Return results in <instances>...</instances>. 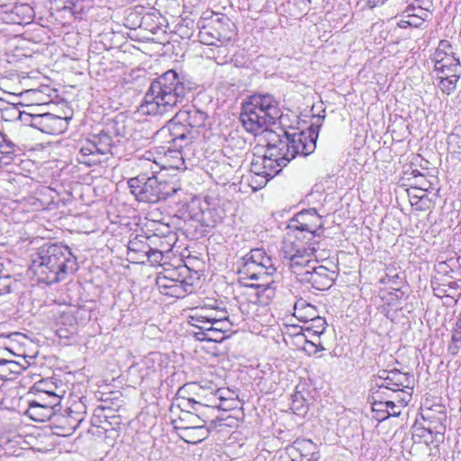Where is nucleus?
Here are the masks:
<instances>
[{
  "mask_svg": "<svg viewBox=\"0 0 461 461\" xmlns=\"http://www.w3.org/2000/svg\"><path fill=\"white\" fill-rule=\"evenodd\" d=\"M193 89L185 76L169 69L153 80L140 108L149 115H163L183 103Z\"/></svg>",
  "mask_w": 461,
  "mask_h": 461,
  "instance_id": "1",
  "label": "nucleus"
},
{
  "mask_svg": "<svg viewBox=\"0 0 461 461\" xmlns=\"http://www.w3.org/2000/svg\"><path fill=\"white\" fill-rule=\"evenodd\" d=\"M207 120L205 112L195 106L185 105L156 132V138L168 144V150L180 152L194 142L199 134L198 129L204 127Z\"/></svg>",
  "mask_w": 461,
  "mask_h": 461,
  "instance_id": "2",
  "label": "nucleus"
},
{
  "mask_svg": "<svg viewBox=\"0 0 461 461\" xmlns=\"http://www.w3.org/2000/svg\"><path fill=\"white\" fill-rule=\"evenodd\" d=\"M76 257L62 244H45L39 249L31 269L40 283L52 285L63 281L77 270Z\"/></svg>",
  "mask_w": 461,
  "mask_h": 461,
  "instance_id": "3",
  "label": "nucleus"
},
{
  "mask_svg": "<svg viewBox=\"0 0 461 461\" xmlns=\"http://www.w3.org/2000/svg\"><path fill=\"white\" fill-rule=\"evenodd\" d=\"M317 139L318 132L312 126L307 131L292 133L285 131L277 141L267 145V154L277 158L285 167L297 155L306 157L312 154L316 149Z\"/></svg>",
  "mask_w": 461,
  "mask_h": 461,
  "instance_id": "4",
  "label": "nucleus"
},
{
  "mask_svg": "<svg viewBox=\"0 0 461 461\" xmlns=\"http://www.w3.org/2000/svg\"><path fill=\"white\" fill-rule=\"evenodd\" d=\"M281 118L277 102L270 95H254L241 107L240 120L248 132L257 133Z\"/></svg>",
  "mask_w": 461,
  "mask_h": 461,
  "instance_id": "5",
  "label": "nucleus"
},
{
  "mask_svg": "<svg viewBox=\"0 0 461 461\" xmlns=\"http://www.w3.org/2000/svg\"><path fill=\"white\" fill-rule=\"evenodd\" d=\"M127 184L136 200L147 203H157L167 200L180 190L176 183L167 181L164 176L153 173L151 176L140 173L135 177H131Z\"/></svg>",
  "mask_w": 461,
  "mask_h": 461,
  "instance_id": "6",
  "label": "nucleus"
},
{
  "mask_svg": "<svg viewBox=\"0 0 461 461\" xmlns=\"http://www.w3.org/2000/svg\"><path fill=\"white\" fill-rule=\"evenodd\" d=\"M320 241H308L294 239L285 240L282 248V254L285 259L288 260L292 271L300 277V273L311 269L316 260H312L314 253L319 249Z\"/></svg>",
  "mask_w": 461,
  "mask_h": 461,
  "instance_id": "7",
  "label": "nucleus"
},
{
  "mask_svg": "<svg viewBox=\"0 0 461 461\" xmlns=\"http://www.w3.org/2000/svg\"><path fill=\"white\" fill-rule=\"evenodd\" d=\"M287 228L294 232V239H302L303 241H320L321 233L317 231L323 229V222L316 209L309 208L296 213Z\"/></svg>",
  "mask_w": 461,
  "mask_h": 461,
  "instance_id": "8",
  "label": "nucleus"
},
{
  "mask_svg": "<svg viewBox=\"0 0 461 461\" xmlns=\"http://www.w3.org/2000/svg\"><path fill=\"white\" fill-rule=\"evenodd\" d=\"M110 128L101 130L97 134L92 135L81 147L78 154V161L87 166L98 163L96 155L113 154V149L116 148V141L113 140Z\"/></svg>",
  "mask_w": 461,
  "mask_h": 461,
  "instance_id": "9",
  "label": "nucleus"
},
{
  "mask_svg": "<svg viewBox=\"0 0 461 461\" xmlns=\"http://www.w3.org/2000/svg\"><path fill=\"white\" fill-rule=\"evenodd\" d=\"M411 375L409 373L401 372L399 369L381 370L377 374L376 385L393 392H402L403 396L401 402L405 404L410 402L411 393L404 391V388L412 389Z\"/></svg>",
  "mask_w": 461,
  "mask_h": 461,
  "instance_id": "10",
  "label": "nucleus"
},
{
  "mask_svg": "<svg viewBox=\"0 0 461 461\" xmlns=\"http://www.w3.org/2000/svg\"><path fill=\"white\" fill-rule=\"evenodd\" d=\"M337 277L335 271L330 270L324 266L314 264L311 269L300 273V280L309 283L317 290L324 291L332 286Z\"/></svg>",
  "mask_w": 461,
  "mask_h": 461,
  "instance_id": "11",
  "label": "nucleus"
},
{
  "mask_svg": "<svg viewBox=\"0 0 461 461\" xmlns=\"http://www.w3.org/2000/svg\"><path fill=\"white\" fill-rule=\"evenodd\" d=\"M157 240H160V238L155 234L152 236L136 235L128 243V256L133 262L146 263L150 247L156 245Z\"/></svg>",
  "mask_w": 461,
  "mask_h": 461,
  "instance_id": "12",
  "label": "nucleus"
},
{
  "mask_svg": "<svg viewBox=\"0 0 461 461\" xmlns=\"http://www.w3.org/2000/svg\"><path fill=\"white\" fill-rule=\"evenodd\" d=\"M59 402V395H52V401L32 400L29 402L28 416L39 422H44L54 415V406Z\"/></svg>",
  "mask_w": 461,
  "mask_h": 461,
  "instance_id": "13",
  "label": "nucleus"
},
{
  "mask_svg": "<svg viewBox=\"0 0 461 461\" xmlns=\"http://www.w3.org/2000/svg\"><path fill=\"white\" fill-rule=\"evenodd\" d=\"M179 437L188 444H198L208 438L210 430L204 424H194L192 426L177 427Z\"/></svg>",
  "mask_w": 461,
  "mask_h": 461,
  "instance_id": "14",
  "label": "nucleus"
},
{
  "mask_svg": "<svg viewBox=\"0 0 461 461\" xmlns=\"http://www.w3.org/2000/svg\"><path fill=\"white\" fill-rule=\"evenodd\" d=\"M213 21L217 28L218 42L221 46L227 45L235 39V25L228 17H217Z\"/></svg>",
  "mask_w": 461,
  "mask_h": 461,
  "instance_id": "15",
  "label": "nucleus"
},
{
  "mask_svg": "<svg viewBox=\"0 0 461 461\" xmlns=\"http://www.w3.org/2000/svg\"><path fill=\"white\" fill-rule=\"evenodd\" d=\"M68 117H61L53 113H46L44 116L43 132L51 135H59L65 132L68 128Z\"/></svg>",
  "mask_w": 461,
  "mask_h": 461,
  "instance_id": "16",
  "label": "nucleus"
},
{
  "mask_svg": "<svg viewBox=\"0 0 461 461\" xmlns=\"http://www.w3.org/2000/svg\"><path fill=\"white\" fill-rule=\"evenodd\" d=\"M205 22L206 19H201L197 23V26L199 28V41L205 45H215L218 47L221 46L218 42L217 28L213 19H212L207 23H205Z\"/></svg>",
  "mask_w": 461,
  "mask_h": 461,
  "instance_id": "17",
  "label": "nucleus"
},
{
  "mask_svg": "<svg viewBox=\"0 0 461 461\" xmlns=\"http://www.w3.org/2000/svg\"><path fill=\"white\" fill-rule=\"evenodd\" d=\"M260 157L263 169L264 171H266V173H267V179L261 180L258 183V185L262 187L265 186L271 178L277 175L285 166L281 164L277 158H274L273 156H270V154H267V149L265 151V154Z\"/></svg>",
  "mask_w": 461,
  "mask_h": 461,
  "instance_id": "18",
  "label": "nucleus"
},
{
  "mask_svg": "<svg viewBox=\"0 0 461 461\" xmlns=\"http://www.w3.org/2000/svg\"><path fill=\"white\" fill-rule=\"evenodd\" d=\"M275 273L269 272L268 278L255 280L257 283L248 285V287L255 288L258 290L257 294L264 296L267 299H271L276 294V282L273 279Z\"/></svg>",
  "mask_w": 461,
  "mask_h": 461,
  "instance_id": "19",
  "label": "nucleus"
},
{
  "mask_svg": "<svg viewBox=\"0 0 461 461\" xmlns=\"http://www.w3.org/2000/svg\"><path fill=\"white\" fill-rule=\"evenodd\" d=\"M294 315L303 322L312 320L318 313L317 308L303 298L294 303Z\"/></svg>",
  "mask_w": 461,
  "mask_h": 461,
  "instance_id": "20",
  "label": "nucleus"
},
{
  "mask_svg": "<svg viewBox=\"0 0 461 461\" xmlns=\"http://www.w3.org/2000/svg\"><path fill=\"white\" fill-rule=\"evenodd\" d=\"M240 273L247 276L249 280L264 279L268 278V271L252 263H243L242 267L240 269Z\"/></svg>",
  "mask_w": 461,
  "mask_h": 461,
  "instance_id": "21",
  "label": "nucleus"
},
{
  "mask_svg": "<svg viewBox=\"0 0 461 461\" xmlns=\"http://www.w3.org/2000/svg\"><path fill=\"white\" fill-rule=\"evenodd\" d=\"M298 446V450L301 451L302 455L308 457L310 461H317L320 457V454L317 451V446L311 439H302L295 441Z\"/></svg>",
  "mask_w": 461,
  "mask_h": 461,
  "instance_id": "22",
  "label": "nucleus"
},
{
  "mask_svg": "<svg viewBox=\"0 0 461 461\" xmlns=\"http://www.w3.org/2000/svg\"><path fill=\"white\" fill-rule=\"evenodd\" d=\"M461 349V327L454 323L451 330V340L447 346V352L451 356H456Z\"/></svg>",
  "mask_w": 461,
  "mask_h": 461,
  "instance_id": "23",
  "label": "nucleus"
},
{
  "mask_svg": "<svg viewBox=\"0 0 461 461\" xmlns=\"http://www.w3.org/2000/svg\"><path fill=\"white\" fill-rule=\"evenodd\" d=\"M0 163L5 165L11 164L15 156L14 145L6 142L5 138L0 141Z\"/></svg>",
  "mask_w": 461,
  "mask_h": 461,
  "instance_id": "24",
  "label": "nucleus"
},
{
  "mask_svg": "<svg viewBox=\"0 0 461 461\" xmlns=\"http://www.w3.org/2000/svg\"><path fill=\"white\" fill-rule=\"evenodd\" d=\"M405 17L418 19L425 22L429 17V8L420 5H409L403 12Z\"/></svg>",
  "mask_w": 461,
  "mask_h": 461,
  "instance_id": "25",
  "label": "nucleus"
},
{
  "mask_svg": "<svg viewBox=\"0 0 461 461\" xmlns=\"http://www.w3.org/2000/svg\"><path fill=\"white\" fill-rule=\"evenodd\" d=\"M309 323V326L306 328L307 331H312L313 335L320 339V336L324 333L326 330L327 322L326 320L322 317H320L318 314L314 316L312 320H309L305 321V323Z\"/></svg>",
  "mask_w": 461,
  "mask_h": 461,
  "instance_id": "26",
  "label": "nucleus"
},
{
  "mask_svg": "<svg viewBox=\"0 0 461 461\" xmlns=\"http://www.w3.org/2000/svg\"><path fill=\"white\" fill-rule=\"evenodd\" d=\"M211 322V316L208 315L192 314L188 317V323L191 326L203 331L209 330Z\"/></svg>",
  "mask_w": 461,
  "mask_h": 461,
  "instance_id": "27",
  "label": "nucleus"
},
{
  "mask_svg": "<svg viewBox=\"0 0 461 461\" xmlns=\"http://www.w3.org/2000/svg\"><path fill=\"white\" fill-rule=\"evenodd\" d=\"M51 383H48L47 381H40L35 384L33 388L40 393L38 399L42 402L44 401H52V395H58L51 390Z\"/></svg>",
  "mask_w": 461,
  "mask_h": 461,
  "instance_id": "28",
  "label": "nucleus"
},
{
  "mask_svg": "<svg viewBox=\"0 0 461 461\" xmlns=\"http://www.w3.org/2000/svg\"><path fill=\"white\" fill-rule=\"evenodd\" d=\"M192 291V284L189 282H180L179 284H175L174 286L170 288V290H167L165 294L169 295L171 297L182 298L185 297V294L191 293Z\"/></svg>",
  "mask_w": 461,
  "mask_h": 461,
  "instance_id": "29",
  "label": "nucleus"
},
{
  "mask_svg": "<svg viewBox=\"0 0 461 461\" xmlns=\"http://www.w3.org/2000/svg\"><path fill=\"white\" fill-rule=\"evenodd\" d=\"M44 116L45 113L42 114H31L26 113H20V119L27 123H29L32 127L36 128L43 132L44 129Z\"/></svg>",
  "mask_w": 461,
  "mask_h": 461,
  "instance_id": "30",
  "label": "nucleus"
},
{
  "mask_svg": "<svg viewBox=\"0 0 461 461\" xmlns=\"http://www.w3.org/2000/svg\"><path fill=\"white\" fill-rule=\"evenodd\" d=\"M433 61H434V70H443V68H447V67H449L450 69L452 68V66H456V65H461L460 64V61H459V59L456 58L453 55H449V56H441V58H438V59H433Z\"/></svg>",
  "mask_w": 461,
  "mask_h": 461,
  "instance_id": "31",
  "label": "nucleus"
},
{
  "mask_svg": "<svg viewBox=\"0 0 461 461\" xmlns=\"http://www.w3.org/2000/svg\"><path fill=\"white\" fill-rule=\"evenodd\" d=\"M438 82V87L444 94L451 95L456 88V83L460 77H454L453 78L448 77H437Z\"/></svg>",
  "mask_w": 461,
  "mask_h": 461,
  "instance_id": "32",
  "label": "nucleus"
},
{
  "mask_svg": "<svg viewBox=\"0 0 461 461\" xmlns=\"http://www.w3.org/2000/svg\"><path fill=\"white\" fill-rule=\"evenodd\" d=\"M266 255V251L263 249H253L248 254H246L242 259L244 263H252L258 265L262 262L263 258Z\"/></svg>",
  "mask_w": 461,
  "mask_h": 461,
  "instance_id": "33",
  "label": "nucleus"
},
{
  "mask_svg": "<svg viewBox=\"0 0 461 461\" xmlns=\"http://www.w3.org/2000/svg\"><path fill=\"white\" fill-rule=\"evenodd\" d=\"M188 272V268L184 266L176 269H167L165 270V274L167 275L170 279L175 281V283L179 284L180 282H187L185 278V274Z\"/></svg>",
  "mask_w": 461,
  "mask_h": 461,
  "instance_id": "34",
  "label": "nucleus"
},
{
  "mask_svg": "<svg viewBox=\"0 0 461 461\" xmlns=\"http://www.w3.org/2000/svg\"><path fill=\"white\" fill-rule=\"evenodd\" d=\"M412 175L417 188L422 191H429V189H432L433 183L427 179L424 175L420 173L418 170H414Z\"/></svg>",
  "mask_w": 461,
  "mask_h": 461,
  "instance_id": "35",
  "label": "nucleus"
},
{
  "mask_svg": "<svg viewBox=\"0 0 461 461\" xmlns=\"http://www.w3.org/2000/svg\"><path fill=\"white\" fill-rule=\"evenodd\" d=\"M448 149L461 161V137L458 134H450L447 140Z\"/></svg>",
  "mask_w": 461,
  "mask_h": 461,
  "instance_id": "36",
  "label": "nucleus"
},
{
  "mask_svg": "<svg viewBox=\"0 0 461 461\" xmlns=\"http://www.w3.org/2000/svg\"><path fill=\"white\" fill-rule=\"evenodd\" d=\"M454 52L452 50L451 43L447 40H441L438 43V49L436 50L433 59L441 58V56H449L453 55Z\"/></svg>",
  "mask_w": 461,
  "mask_h": 461,
  "instance_id": "37",
  "label": "nucleus"
},
{
  "mask_svg": "<svg viewBox=\"0 0 461 461\" xmlns=\"http://www.w3.org/2000/svg\"><path fill=\"white\" fill-rule=\"evenodd\" d=\"M452 68H453V71H452V68L450 69L449 67H447V68H443V70H434V72H436L437 77H448V78H453L454 77H460L461 65L452 66Z\"/></svg>",
  "mask_w": 461,
  "mask_h": 461,
  "instance_id": "38",
  "label": "nucleus"
},
{
  "mask_svg": "<svg viewBox=\"0 0 461 461\" xmlns=\"http://www.w3.org/2000/svg\"><path fill=\"white\" fill-rule=\"evenodd\" d=\"M250 172L253 173L256 176L261 177V180L267 179V173H266V171L263 169L261 157L257 156L252 159L250 164Z\"/></svg>",
  "mask_w": 461,
  "mask_h": 461,
  "instance_id": "39",
  "label": "nucleus"
},
{
  "mask_svg": "<svg viewBox=\"0 0 461 461\" xmlns=\"http://www.w3.org/2000/svg\"><path fill=\"white\" fill-rule=\"evenodd\" d=\"M156 283L163 294H165L167 290H170V288L176 284L175 281L170 279V277L165 273L157 277Z\"/></svg>",
  "mask_w": 461,
  "mask_h": 461,
  "instance_id": "40",
  "label": "nucleus"
},
{
  "mask_svg": "<svg viewBox=\"0 0 461 461\" xmlns=\"http://www.w3.org/2000/svg\"><path fill=\"white\" fill-rule=\"evenodd\" d=\"M23 361L24 363H21V362H18V361L8 360V362H11L12 364H7L6 365L5 370L7 372V375L10 373L20 374L23 370H25L27 368V365H29V363L25 359L24 357H23Z\"/></svg>",
  "mask_w": 461,
  "mask_h": 461,
  "instance_id": "41",
  "label": "nucleus"
},
{
  "mask_svg": "<svg viewBox=\"0 0 461 461\" xmlns=\"http://www.w3.org/2000/svg\"><path fill=\"white\" fill-rule=\"evenodd\" d=\"M187 404L190 405V410H188L187 412H196L198 419H201V415L203 414L202 409L209 407L208 404L196 401L194 398H187Z\"/></svg>",
  "mask_w": 461,
  "mask_h": 461,
  "instance_id": "42",
  "label": "nucleus"
},
{
  "mask_svg": "<svg viewBox=\"0 0 461 461\" xmlns=\"http://www.w3.org/2000/svg\"><path fill=\"white\" fill-rule=\"evenodd\" d=\"M207 336H208V341L212 342H222L224 339H226L229 336L222 334L217 329H215L212 325H210L209 330H207Z\"/></svg>",
  "mask_w": 461,
  "mask_h": 461,
  "instance_id": "43",
  "label": "nucleus"
},
{
  "mask_svg": "<svg viewBox=\"0 0 461 461\" xmlns=\"http://www.w3.org/2000/svg\"><path fill=\"white\" fill-rule=\"evenodd\" d=\"M303 348L308 355H314L325 349L320 341L317 343L309 339H305Z\"/></svg>",
  "mask_w": 461,
  "mask_h": 461,
  "instance_id": "44",
  "label": "nucleus"
},
{
  "mask_svg": "<svg viewBox=\"0 0 461 461\" xmlns=\"http://www.w3.org/2000/svg\"><path fill=\"white\" fill-rule=\"evenodd\" d=\"M212 322L211 325H212L215 329H217L222 334H225L230 330V328L232 326V323L230 321H219L216 320L215 317H211Z\"/></svg>",
  "mask_w": 461,
  "mask_h": 461,
  "instance_id": "45",
  "label": "nucleus"
},
{
  "mask_svg": "<svg viewBox=\"0 0 461 461\" xmlns=\"http://www.w3.org/2000/svg\"><path fill=\"white\" fill-rule=\"evenodd\" d=\"M163 259V253L158 248L150 247V252L147 255L146 262H149L150 264H160Z\"/></svg>",
  "mask_w": 461,
  "mask_h": 461,
  "instance_id": "46",
  "label": "nucleus"
},
{
  "mask_svg": "<svg viewBox=\"0 0 461 461\" xmlns=\"http://www.w3.org/2000/svg\"><path fill=\"white\" fill-rule=\"evenodd\" d=\"M378 402H375L373 405V411L376 413L375 419L378 420H384L391 416L390 411L384 406H376Z\"/></svg>",
  "mask_w": 461,
  "mask_h": 461,
  "instance_id": "47",
  "label": "nucleus"
},
{
  "mask_svg": "<svg viewBox=\"0 0 461 461\" xmlns=\"http://www.w3.org/2000/svg\"><path fill=\"white\" fill-rule=\"evenodd\" d=\"M208 316L215 317L216 320L221 321H230L229 314L226 310H218L217 308L210 309V313Z\"/></svg>",
  "mask_w": 461,
  "mask_h": 461,
  "instance_id": "48",
  "label": "nucleus"
},
{
  "mask_svg": "<svg viewBox=\"0 0 461 461\" xmlns=\"http://www.w3.org/2000/svg\"><path fill=\"white\" fill-rule=\"evenodd\" d=\"M259 267H262L268 272L276 273V268L273 265L272 258L266 253L265 257L262 259V262L259 263Z\"/></svg>",
  "mask_w": 461,
  "mask_h": 461,
  "instance_id": "49",
  "label": "nucleus"
},
{
  "mask_svg": "<svg viewBox=\"0 0 461 461\" xmlns=\"http://www.w3.org/2000/svg\"><path fill=\"white\" fill-rule=\"evenodd\" d=\"M376 406H384L385 408H387L388 410L391 409L390 412H391V416H399L401 414V411L398 410L397 406L395 405V403L392 401H387V402H380L379 403L376 404Z\"/></svg>",
  "mask_w": 461,
  "mask_h": 461,
  "instance_id": "50",
  "label": "nucleus"
},
{
  "mask_svg": "<svg viewBox=\"0 0 461 461\" xmlns=\"http://www.w3.org/2000/svg\"><path fill=\"white\" fill-rule=\"evenodd\" d=\"M447 289L443 288L441 291L443 293H445L446 296L454 297L456 295L455 293L457 292L459 289V285H458L457 282H456V281L449 282L447 285Z\"/></svg>",
  "mask_w": 461,
  "mask_h": 461,
  "instance_id": "51",
  "label": "nucleus"
},
{
  "mask_svg": "<svg viewBox=\"0 0 461 461\" xmlns=\"http://www.w3.org/2000/svg\"><path fill=\"white\" fill-rule=\"evenodd\" d=\"M15 13L18 14L19 12L23 13H28L27 18L28 20H31L32 15V9L29 5H21V6H15L14 7Z\"/></svg>",
  "mask_w": 461,
  "mask_h": 461,
  "instance_id": "52",
  "label": "nucleus"
},
{
  "mask_svg": "<svg viewBox=\"0 0 461 461\" xmlns=\"http://www.w3.org/2000/svg\"><path fill=\"white\" fill-rule=\"evenodd\" d=\"M12 364L11 362H8L6 359H0V379H6L7 378V372L5 370L6 365Z\"/></svg>",
  "mask_w": 461,
  "mask_h": 461,
  "instance_id": "53",
  "label": "nucleus"
},
{
  "mask_svg": "<svg viewBox=\"0 0 461 461\" xmlns=\"http://www.w3.org/2000/svg\"><path fill=\"white\" fill-rule=\"evenodd\" d=\"M186 392V389L185 387H182L178 390L177 393L179 395H183L182 398H183V401L182 402L179 403V406H183L185 408H187L188 410H190V405L187 404V398H185V396L184 395Z\"/></svg>",
  "mask_w": 461,
  "mask_h": 461,
  "instance_id": "54",
  "label": "nucleus"
},
{
  "mask_svg": "<svg viewBox=\"0 0 461 461\" xmlns=\"http://www.w3.org/2000/svg\"><path fill=\"white\" fill-rule=\"evenodd\" d=\"M205 334H207L206 331L200 330H198V331H194V337L200 341H208V336Z\"/></svg>",
  "mask_w": 461,
  "mask_h": 461,
  "instance_id": "55",
  "label": "nucleus"
},
{
  "mask_svg": "<svg viewBox=\"0 0 461 461\" xmlns=\"http://www.w3.org/2000/svg\"><path fill=\"white\" fill-rule=\"evenodd\" d=\"M406 23L410 25V26H414V27H419L423 22H420V20L418 19H414L412 18V20H408L406 21Z\"/></svg>",
  "mask_w": 461,
  "mask_h": 461,
  "instance_id": "56",
  "label": "nucleus"
},
{
  "mask_svg": "<svg viewBox=\"0 0 461 461\" xmlns=\"http://www.w3.org/2000/svg\"><path fill=\"white\" fill-rule=\"evenodd\" d=\"M210 313V310L206 309V308H201V309H196L193 314H201V315H208Z\"/></svg>",
  "mask_w": 461,
  "mask_h": 461,
  "instance_id": "57",
  "label": "nucleus"
},
{
  "mask_svg": "<svg viewBox=\"0 0 461 461\" xmlns=\"http://www.w3.org/2000/svg\"><path fill=\"white\" fill-rule=\"evenodd\" d=\"M11 287L9 285H5L3 288H0V295L11 293Z\"/></svg>",
  "mask_w": 461,
  "mask_h": 461,
  "instance_id": "58",
  "label": "nucleus"
},
{
  "mask_svg": "<svg viewBox=\"0 0 461 461\" xmlns=\"http://www.w3.org/2000/svg\"><path fill=\"white\" fill-rule=\"evenodd\" d=\"M248 1L249 0H240L239 1V4H240V7L242 9H247L248 10V9L250 8L249 5L248 4Z\"/></svg>",
  "mask_w": 461,
  "mask_h": 461,
  "instance_id": "59",
  "label": "nucleus"
},
{
  "mask_svg": "<svg viewBox=\"0 0 461 461\" xmlns=\"http://www.w3.org/2000/svg\"><path fill=\"white\" fill-rule=\"evenodd\" d=\"M222 168L225 169V174L230 176L232 173L231 167L229 164H223Z\"/></svg>",
  "mask_w": 461,
  "mask_h": 461,
  "instance_id": "60",
  "label": "nucleus"
},
{
  "mask_svg": "<svg viewBox=\"0 0 461 461\" xmlns=\"http://www.w3.org/2000/svg\"><path fill=\"white\" fill-rule=\"evenodd\" d=\"M214 395H215V396H218V397H219V399H221V400H223V399H224V398H223V393H221V390H217V391L215 392Z\"/></svg>",
  "mask_w": 461,
  "mask_h": 461,
  "instance_id": "61",
  "label": "nucleus"
},
{
  "mask_svg": "<svg viewBox=\"0 0 461 461\" xmlns=\"http://www.w3.org/2000/svg\"><path fill=\"white\" fill-rule=\"evenodd\" d=\"M455 323L460 325V327H461V312L456 316V320Z\"/></svg>",
  "mask_w": 461,
  "mask_h": 461,
  "instance_id": "62",
  "label": "nucleus"
},
{
  "mask_svg": "<svg viewBox=\"0 0 461 461\" xmlns=\"http://www.w3.org/2000/svg\"><path fill=\"white\" fill-rule=\"evenodd\" d=\"M116 124H117V122H115L113 125H112L111 128H112L113 133H115L116 135H120L118 129H115Z\"/></svg>",
  "mask_w": 461,
  "mask_h": 461,
  "instance_id": "63",
  "label": "nucleus"
},
{
  "mask_svg": "<svg viewBox=\"0 0 461 461\" xmlns=\"http://www.w3.org/2000/svg\"><path fill=\"white\" fill-rule=\"evenodd\" d=\"M387 280L390 281L391 280V277L386 275L385 277L382 278L381 279V282L384 283V284H386L387 283Z\"/></svg>",
  "mask_w": 461,
  "mask_h": 461,
  "instance_id": "64",
  "label": "nucleus"
}]
</instances>
